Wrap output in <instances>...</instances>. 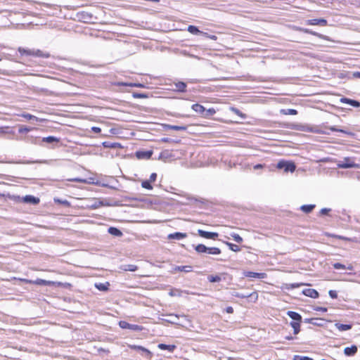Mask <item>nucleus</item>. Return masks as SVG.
Listing matches in <instances>:
<instances>
[{
	"label": "nucleus",
	"mask_w": 360,
	"mask_h": 360,
	"mask_svg": "<svg viewBox=\"0 0 360 360\" xmlns=\"http://www.w3.org/2000/svg\"><path fill=\"white\" fill-rule=\"evenodd\" d=\"M18 52L21 55H27V56H32L35 57H41V58H47L49 57V53H44L39 49H24L22 47H19L18 49Z\"/></svg>",
	"instance_id": "nucleus-1"
},
{
	"label": "nucleus",
	"mask_w": 360,
	"mask_h": 360,
	"mask_svg": "<svg viewBox=\"0 0 360 360\" xmlns=\"http://www.w3.org/2000/svg\"><path fill=\"white\" fill-rule=\"evenodd\" d=\"M338 167L339 168L347 169L358 168L359 165L356 164L350 158H345L342 160H340L338 162Z\"/></svg>",
	"instance_id": "nucleus-2"
},
{
	"label": "nucleus",
	"mask_w": 360,
	"mask_h": 360,
	"mask_svg": "<svg viewBox=\"0 0 360 360\" xmlns=\"http://www.w3.org/2000/svg\"><path fill=\"white\" fill-rule=\"evenodd\" d=\"M278 169H283L285 172H293L295 169V165L293 162L281 160L277 164Z\"/></svg>",
	"instance_id": "nucleus-3"
},
{
	"label": "nucleus",
	"mask_w": 360,
	"mask_h": 360,
	"mask_svg": "<svg viewBox=\"0 0 360 360\" xmlns=\"http://www.w3.org/2000/svg\"><path fill=\"white\" fill-rule=\"evenodd\" d=\"M198 233L199 234L200 236L202 237V238H207V239H213V240H215L219 234L217 233H215V232H208V231H203V230H201V229H199L198 231Z\"/></svg>",
	"instance_id": "nucleus-4"
},
{
	"label": "nucleus",
	"mask_w": 360,
	"mask_h": 360,
	"mask_svg": "<svg viewBox=\"0 0 360 360\" xmlns=\"http://www.w3.org/2000/svg\"><path fill=\"white\" fill-rule=\"evenodd\" d=\"M305 23L307 25H310L326 26L327 20L323 18L310 19V20H307Z\"/></svg>",
	"instance_id": "nucleus-5"
},
{
	"label": "nucleus",
	"mask_w": 360,
	"mask_h": 360,
	"mask_svg": "<svg viewBox=\"0 0 360 360\" xmlns=\"http://www.w3.org/2000/svg\"><path fill=\"white\" fill-rule=\"evenodd\" d=\"M119 326L124 329H130L133 330H141V327L138 325L130 324L126 321H121L119 323Z\"/></svg>",
	"instance_id": "nucleus-6"
},
{
	"label": "nucleus",
	"mask_w": 360,
	"mask_h": 360,
	"mask_svg": "<svg viewBox=\"0 0 360 360\" xmlns=\"http://www.w3.org/2000/svg\"><path fill=\"white\" fill-rule=\"evenodd\" d=\"M243 275L245 277L259 278V279H263L266 277V274L265 273H256V272H252V271H244Z\"/></svg>",
	"instance_id": "nucleus-7"
},
{
	"label": "nucleus",
	"mask_w": 360,
	"mask_h": 360,
	"mask_svg": "<svg viewBox=\"0 0 360 360\" xmlns=\"http://www.w3.org/2000/svg\"><path fill=\"white\" fill-rule=\"evenodd\" d=\"M233 295L236 297H240V298L250 297V299L253 300L254 302L257 301L258 299V294L257 292H253L250 294H242V293H239V292H236L233 294Z\"/></svg>",
	"instance_id": "nucleus-8"
},
{
	"label": "nucleus",
	"mask_w": 360,
	"mask_h": 360,
	"mask_svg": "<svg viewBox=\"0 0 360 360\" xmlns=\"http://www.w3.org/2000/svg\"><path fill=\"white\" fill-rule=\"evenodd\" d=\"M302 292L304 295L311 298H317L319 297V292L312 288L304 289Z\"/></svg>",
	"instance_id": "nucleus-9"
},
{
	"label": "nucleus",
	"mask_w": 360,
	"mask_h": 360,
	"mask_svg": "<svg viewBox=\"0 0 360 360\" xmlns=\"http://www.w3.org/2000/svg\"><path fill=\"white\" fill-rule=\"evenodd\" d=\"M186 236L187 235L185 233L176 232L174 233L169 234L167 238L169 240H181L182 238H186Z\"/></svg>",
	"instance_id": "nucleus-10"
},
{
	"label": "nucleus",
	"mask_w": 360,
	"mask_h": 360,
	"mask_svg": "<svg viewBox=\"0 0 360 360\" xmlns=\"http://www.w3.org/2000/svg\"><path fill=\"white\" fill-rule=\"evenodd\" d=\"M23 201L27 203L37 205L39 202V199L32 195H25L23 198Z\"/></svg>",
	"instance_id": "nucleus-11"
},
{
	"label": "nucleus",
	"mask_w": 360,
	"mask_h": 360,
	"mask_svg": "<svg viewBox=\"0 0 360 360\" xmlns=\"http://www.w3.org/2000/svg\"><path fill=\"white\" fill-rule=\"evenodd\" d=\"M357 352V347L352 345V347H347L344 349V354L346 356H353Z\"/></svg>",
	"instance_id": "nucleus-12"
},
{
	"label": "nucleus",
	"mask_w": 360,
	"mask_h": 360,
	"mask_svg": "<svg viewBox=\"0 0 360 360\" xmlns=\"http://www.w3.org/2000/svg\"><path fill=\"white\" fill-rule=\"evenodd\" d=\"M169 319L167 321L171 323H175L177 324V320L179 319L180 316L176 314H169ZM181 317L185 319L186 320H188L187 316L186 315H181Z\"/></svg>",
	"instance_id": "nucleus-13"
},
{
	"label": "nucleus",
	"mask_w": 360,
	"mask_h": 360,
	"mask_svg": "<svg viewBox=\"0 0 360 360\" xmlns=\"http://www.w3.org/2000/svg\"><path fill=\"white\" fill-rule=\"evenodd\" d=\"M78 18L80 20L87 22L91 20L92 15L86 12H82L78 14Z\"/></svg>",
	"instance_id": "nucleus-14"
},
{
	"label": "nucleus",
	"mask_w": 360,
	"mask_h": 360,
	"mask_svg": "<svg viewBox=\"0 0 360 360\" xmlns=\"http://www.w3.org/2000/svg\"><path fill=\"white\" fill-rule=\"evenodd\" d=\"M287 315L292 320L296 321L295 322H300L302 321L301 315L295 311H288Z\"/></svg>",
	"instance_id": "nucleus-15"
},
{
	"label": "nucleus",
	"mask_w": 360,
	"mask_h": 360,
	"mask_svg": "<svg viewBox=\"0 0 360 360\" xmlns=\"http://www.w3.org/2000/svg\"><path fill=\"white\" fill-rule=\"evenodd\" d=\"M152 154V151H138L136 152V157L139 159H149L151 157Z\"/></svg>",
	"instance_id": "nucleus-16"
},
{
	"label": "nucleus",
	"mask_w": 360,
	"mask_h": 360,
	"mask_svg": "<svg viewBox=\"0 0 360 360\" xmlns=\"http://www.w3.org/2000/svg\"><path fill=\"white\" fill-rule=\"evenodd\" d=\"M335 327L340 331H345L352 328L351 324H342L340 323H335Z\"/></svg>",
	"instance_id": "nucleus-17"
},
{
	"label": "nucleus",
	"mask_w": 360,
	"mask_h": 360,
	"mask_svg": "<svg viewBox=\"0 0 360 360\" xmlns=\"http://www.w3.org/2000/svg\"><path fill=\"white\" fill-rule=\"evenodd\" d=\"M191 108L193 110L200 115H202L205 112V108L202 105L198 103L193 104L191 106Z\"/></svg>",
	"instance_id": "nucleus-18"
},
{
	"label": "nucleus",
	"mask_w": 360,
	"mask_h": 360,
	"mask_svg": "<svg viewBox=\"0 0 360 360\" xmlns=\"http://www.w3.org/2000/svg\"><path fill=\"white\" fill-rule=\"evenodd\" d=\"M191 271H192V266H176L174 268L173 272H176V271L191 272Z\"/></svg>",
	"instance_id": "nucleus-19"
},
{
	"label": "nucleus",
	"mask_w": 360,
	"mask_h": 360,
	"mask_svg": "<svg viewBox=\"0 0 360 360\" xmlns=\"http://www.w3.org/2000/svg\"><path fill=\"white\" fill-rule=\"evenodd\" d=\"M165 128L167 129H172L176 131H185L187 129L186 126H177L171 124H165Z\"/></svg>",
	"instance_id": "nucleus-20"
},
{
	"label": "nucleus",
	"mask_w": 360,
	"mask_h": 360,
	"mask_svg": "<svg viewBox=\"0 0 360 360\" xmlns=\"http://www.w3.org/2000/svg\"><path fill=\"white\" fill-rule=\"evenodd\" d=\"M176 90L180 92L186 91V84L184 82H178L174 83Z\"/></svg>",
	"instance_id": "nucleus-21"
},
{
	"label": "nucleus",
	"mask_w": 360,
	"mask_h": 360,
	"mask_svg": "<svg viewBox=\"0 0 360 360\" xmlns=\"http://www.w3.org/2000/svg\"><path fill=\"white\" fill-rule=\"evenodd\" d=\"M110 285L108 282L105 283H95V287L101 291H106L108 289V286Z\"/></svg>",
	"instance_id": "nucleus-22"
},
{
	"label": "nucleus",
	"mask_w": 360,
	"mask_h": 360,
	"mask_svg": "<svg viewBox=\"0 0 360 360\" xmlns=\"http://www.w3.org/2000/svg\"><path fill=\"white\" fill-rule=\"evenodd\" d=\"M108 233L112 236L117 237L122 236V231L115 227H110L108 229Z\"/></svg>",
	"instance_id": "nucleus-23"
},
{
	"label": "nucleus",
	"mask_w": 360,
	"mask_h": 360,
	"mask_svg": "<svg viewBox=\"0 0 360 360\" xmlns=\"http://www.w3.org/2000/svg\"><path fill=\"white\" fill-rule=\"evenodd\" d=\"M187 30L193 34H202L203 32L198 30V28L194 25H189Z\"/></svg>",
	"instance_id": "nucleus-24"
},
{
	"label": "nucleus",
	"mask_w": 360,
	"mask_h": 360,
	"mask_svg": "<svg viewBox=\"0 0 360 360\" xmlns=\"http://www.w3.org/2000/svg\"><path fill=\"white\" fill-rule=\"evenodd\" d=\"M302 31L304 33H307V34H312L314 36H316L318 37L320 39H326V37L321 34H319L318 32H314L311 30H309V29H302Z\"/></svg>",
	"instance_id": "nucleus-25"
},
{
	"label": "nucleus",
	"mask_w": 360,
	"mask_h": 360,
	"mask_svg": "<svg viewBox=\"0 0 360 360\" xmlns=\"http://www.w3.org/2000/svg\"><path fill=\"white\" fill-rule=\"evenodd\" d=\"M314 207L315 205H304L301 206L300 210L304 213H310Z\"/></svg>",
	"instance_id": "nucleus-26"
},
{
	"label": "nucleus",
	"mask_w": 360,
	"mask_h": 360,
	"mask_svg": "<svg viewBox=\"0 0 360 360\" xmlns=\"http://www.w3.org/2000/svg\"><path fill=\"white\" fill-rule=\"evenodd\" d=\"M195 250L198 253L207 252L208 248L203 244H199L195 247Z\"/></svg>",
	"instance_id": "nucleus-27"
},
{
	"label": "nucleus",
	"mask_w": 360,
	"mask_h": 360,
	"mask_svg": "<svg viewBox=\"0 0 360 360\" xmlns=\"http://www.w3.org/2000/svg\"><path fill=\"white\" fill-rule=\"evenodd\" d=\"M300 322H295V321H292L290 323V326L293 328V332H294L295 335L298 334L300 331Z\"/></svg>",
	"instance_id": "nucleus-28"
},
{
	"label": "nucleus",
	"mask_w": 360,
	"mask_h": 360,
	"mask_svg": "<svg viewBox=\"0 0 360 360\" xmlns=\"http://www.w3.org/2000/svg\"><path fill=\"white\" fill-rule=\"evenodd\" d=\"M158 347L160 349H167L169 352H173L176 348L175 345H165V344H159Z\"/></svg>",
	"instance_id": "nucleus-29"
},
{
	"label": "nucleus",
	"mask_w": 360,
	"mask_h": 360,
	"mask_svg": "<svg viewBox=\"0 0 360 360\" xmlns=\"http://www.w3.org/2000/svg\"><path fill=\"white\" fill-rule=\"evenodd\" d=\"M103 145L105 148H116L119 146H120V143H110L109 141H105L103 143Z\"/></svg>",
	"instance_id": "nucleus-30"
},
{
	"label": "nucleus",
	"mask_w": 360,
	"mask_h": 360,
	"mask_svg": "<svg viewBox=\"0 0 360 360\" xmlns=\"http://www.w3.org/2000/svg\"><path fill=\"white\" fill-rule=\"evenodd\" d=\"M124 271H135L137 269V266L134 264H125L122 268Z\"/></svg>",
	"instance_id": "nucleus-31"
},
{
	"label": "nucleus",
	"mask_w": 360,
	"mask_h": 360,
	"mask_svg": "<svg viewBox=\"0 0 360 360\" xmlns=\"http://www.w3.org/2000/svg\"><path fill=\"white\" fill-rule=\"evenodd\" d=\"M207 253L210 255H219L221 254V250L218 248H208V250L207 251Z\"/></svg>",
	"instance_id": "nucleus-32"
},
{
	"label": "nucleus",
	"mask_w": 360,
	"mask_h": 360,
	"mask_svg": "<svg viewBox=\"0 0 360 360\" xmlns=\"http://www.w3.org/2000/svg\"><path fill=\"white\" fill-rule=\"evenodd\" d=\"M43 141L49 143H53V142H59V139H58L55 136H50L43 138Z\"/></svg>",
	"instance_id": "nucleus-33"
},
{
	"label": "nucleus",
	"mask_w": 360,
	"mask_h": 360,
	"mask_svg": "<svg viewBox=\"0 0 360 360\" xmlns=\"http://www.w3.org/2000/svg\"><path fill=\"white\" fill-rule=\"evenodd\" d=\"M21 116L27 120H29L39 121V118L37 117L30 115L29 113H22V114H21Z\"/></svg>",
	"instance_id": "nucleus-34"
},
{
	"label": "nucleus",
	"mask_w": 360,
	"mask_h": 360,
	"mask_svg": "<svg viewBox=\"0 0 360 360\" xmlns=\"http://www.w3.org/2000/svg\"><path fill=\"white\" fill-rule=\"evenodd\" d=\"M208 280L211 283H217V282L221 281V278L220 276H218V275H216V276L211 275V276H208Z\"/></svg>",
	"instance_id": "nucleus-35"
},
{
	"label": "nucleus",
	"mask_w": 360,
	"mask_h": 360,
	"mask_svg": "<svg viewBox=\"0 0 360 360\" xmlns=\"http://www.w3.org/2000/svg\"><path fill=\"white\" fill-rule=\"evenodd\" d=\"M129 347L133 349H136V350H141V351H143L144 352H146L147 354H150V352L149 350H148L147 349H146L145 347H142V346H139V345H129Z\"/></svg>",
	"instance_id": "nucleus-36"
},
{
	"label": "nucleus",
	"mask_w": 360,
	"mask_h": 360,
	"mask_svg": "<svg viewBox=\"0 0 360 360\" xmlns=\"http://www.w3.org/2000/svg\"><path fill=\"white\" fill-rule=\"evenodd\" d=\"M281 112L284 115H295L297 114V111L295 109L282 110Z\"/></svg>",
	"instance_id": "nucleus-37"
},
{
	"label": "nucleus",
	"mask_w": 360,
	"mask_h": 360,
	"mask_svg": "<svg viewBox=\"0 0 360 360\" xmlns=\"http://www.w3.org/2000/svg\"><path fill=\"white\" fill-rule=\"evenodd\" d=\"M31 130H32V128H30V127H27L25 126H20L18 132L20 134H23V133H27V132L30 131Z\"/></svg>",
	"instance_id": "nucleus-38"
},
{
	"label": "nucleus",
	"mask_w": 360,
	"mask_h": 360,
	"mask_svg": "<svg viewBox=\"0 0 360 360\" xmlns=\"http://www.w3.org/2000/svg\"><path fill=\"white\" fill-rule=\"evenodd\" d=\"M231 236L233 239L238 243H240L243 242V238L237 233H232Z\"/></svg>",
	"instance_id": "nucleus-39"
},
{
	"label": "nucleus",
	"mask_w": 360,
	"mask_h": 360,
	"mask_svg": "<svg viewBox=\"0 0 360 360\" xmlns=\"http://www.w3.org/2000/svg\"><path fill=\"white\" fill-rule=\"evenodd\" d=\"M141 186L144 188L149 189V190L153 188V187L150 184V182L149 181H143L141 183Z\"/></svg>",
	"instance_id": "nucleus-40"
},
{
	"label": "nucleus",
	"mask_w": 360,
	"mask_h": 360,
	"mask_svg": "<svg viewBox=\"0 0 360 360\" xmlns=\"http://www.w3.org/2000/svg\"><path fill=\"white\" fill-rule=\"evenodd\" d=\"M293 360H313V359L308 356L295 355L293 357Z\"/></svg>",
	"instance_id": "nucleus-41"
},
{
	"label": "nucleus",
	"mask_w": 360,
	"mask_h": 360,
	"mask_svg": "<svg viewBox=\"0 0 360 360\" xmlns=\"http://www.w3.org/2000/svg\"><path fill=\"white\" fill-rule=\"evenodd\" d=\"M228 246L229 247L230 250H231L233 252H238L240 251V248L235 244L233 243H227Z\"/></svg>",
	"instance_id": "nucleus-42"
},
{
	"label": "nucleus",
	"mask_w": 360,
	"mask_h": 360,
	"mask_svg": "<svg viewBox=\"0 0 360 360\" xmlns=\"http://www.w3.org/2000/svg\"><path fill=\"white\" fill-rule=\"evenodd\" d=\"M304 283H291V284H288V287H287V289H293V288H298L301 285H303Z\"/></svg>",
	"instance_id": "nucleus-43"
},
{
	"label": "nucleus",
	"mask_w": 360,
	"mask_h": 360,
	"mask_svg": "<svg viewBox=\"0 0 360 360\" xmlns=\"http://www.w3.org/2000/svg\"><path fill=\"white\" fill-rule=\"evenodd\" d=\"M333 266L335 269H346L345 266L344 264H340V263H334L333 264Z\"/></svg>",
	"instance_id": "nucleus-44"
},
{
	"label": "nucleus",
	"mask_w": 360,
	"mask_h": 360,
	"mask_svg": "<svg viewBox=\"0 0 360 360\" xmlns=\"http://www.w3.org/2000/svg\"><path fill=\"white\" fill-rule=\"evenodd\" d=\"M329 129L331 131H340V132L345 133V134H352V133L347 132V131H345L343 129H338L335 127H330Z\"/></svg>",
	"instance_id": "nucleus-45"
},
{
	"label": "nucleus",
	"mask_w": 360,
	"mask_h": 360,
	"mask_svg": "<svg viewBox=\"0 0 360 360\" xmlns=\"http://www.w3.org/2000/svg\"><path fill=\"white\" fill-rule=\"evenodd\" d=\"M354 100H352V99H349V98H340V102L342 103H347V104H349V105H352V103L353 102Z\"/></svg>",
	"instance_id": "nucleus-46"
},
{
	"label": "nucleus",
	"mask_w": 360,
	"mask_h": 360,
	"mask_svg": "<svg viewBox=\"0 0 360 360\" xmlns=\"http://www.w3.org/2000/svg\"><path fill=\"white\" fill-rule=\"evenodd\" d=\"M169 295L171 296H180L181 295V292L179 290H171L169 292Z\"/></svg>",
	"instance_id": "nucleus-47"
},
{
	"label": "nucleus",
	"mask_w": 360,
	"mask_h": 360,
	"mask_svg": "<svg viewBox=\"0 0 360 360\" xmlns=\"http://www.w3.org/2000/svg\"><path fill=\"white\" fill-rule=\"evenodd\" d=\"M102 205V202L101 201H95L94 203L91 205L92 208L96 209L100 207Z\"/></svg>",
	"instance_id": "nucleus-48"
},
{
	"label": "nucleus",
	"mask_w": 360,
	"mask_h": 360,
	"mask_svg": "<svg viewBox=\"0 0 360 360\" xmlns=\"http://www.w3.org/2000/svg\"><path fill=\"white\" fill-rule=\"evenodd\" d=\"M202 35L206 37H207V38H210V39H211L212 40H217V36H215V35H210V34H207V32H203Z\"/></svg>",
	"instance_id": "nucleus-49"
},
{
	"label": "nucleus",
	"mask_w": 360,
	"mask_h": 360,
	"mask_svg": "<svg viewBox=\"0 0 360 360\" xmlns=\"http://www.w3.org/2000/svg\"><path fill=\"white\" fill-rule=\"evenodd\" d=\"M328 293H329L330 297L331 298H333V299H334V298H336V297H337V296H338L337 292H336V291H335V290H330V291H329V292H328Z\"/></svg>",
	"instance_id": "nucleus-50"
},
{
	"label": "nucleus",
	"mask_w": 360,
	"mask_h": 360,
	"mask_svg": "<svg viewBox=\"0 0 360 360\" xmlns=\"http://www.w3.org/2000/svg\"><path fill=\"white\" fill-rule=\"evenodd\" d=\"M156 178H157V174L155 173H152L150 176V179L148 181L150 182H153L156 180Z\"/></svg>",
	"instance_id": "nucleus-51"
},
{
	"label": "nucleus",
	"mask_w": 360,
	"mask_h": 360,
	"mask_svg": "<svg viewBox=\"0 0 360 360\" xmlns=\"http://www.w3.org/2000/svg\"><path fill=\"white\" fill-rule=\"evenodd\" d=\"M55 202H59L60 204L63 205H68V202L66 200H62L59 199H54Z\"/></svg>",
	"instance_id": "nucleus-52"
},
{
	"label": "nucleus",
	"mask_w": 360,
	"mask_h": 360,
	"mask_svg": "<svg viewBox=\"0 0 360 360\" xmlns=\"http://www.w3.org/2000/svg\"><path fill=\"white\" fill-rule=\"evenodd\" d=\"M314 310L316 311H323V312H326L327 311V308L326 307H316L314 308Z\"/></svg>",
	"instance_id": "nucleus-53"
},
{
	"label": "nucleus",
	"mask_w": 360,
	"mask_h": 360,
	"mask_svg": "<svg viewBox=\"0 0 360 360\" xmlns=\"http://www.w3.org/2000/svg\"><path fill=\"white\" fill-rule=\"evenodd\" d=\"M330 211V209L328 208H323L321 210V214H327Z\"/></svg>",
	"instance_id": "nucleus-54"
},
{
	"label": "nucleus",
	"mask_w": 360,
	"mask_h": 360,
	"mask_svg": "<svg viewBox=\"0 0 360 360\" xmlns=\"http://www.w3.org/2000/svg\"><path fill=\"white\" fill-rule=\"evenodd\" d=\"M91 130L92 131H94V133H100L101 129V128L98 127H93L91 128Z\"/></svg>",
	"instance_id": "nucleus-55"
},
{
	"label": "nucleus",
	"mask_w": 360,
	"mask_h": 360,
	"mask_svg": "<svg viewBox=\"0 0 360 360\" xmlns=\"http://www.w3.org/2000/svg\"><path fill=\"white\" fill-rule=\"evenodd\" d=\"M8 129V127H0V134H5V133H8L7 131V129Z\"/></svg>",
	"instance_id": "nucleus-56"
},
{
	"label": "nucleus",
	"mask_w": 360,
	"mask_h": 360,
	"mask_svg": "<svg viewBox=\"0 0 360 360\" xmlns=\"http://www.w3.org/2000/svg\"><path fill=\"white\" fill-rule=\"evenodd\" d=\"M351 105L356 107V108H359V107H360V103L357 101L354 100L353 102L352 103Z\"/></svg>",
	"instance_id": "nucleus-57"
},
{
	"label": "nucleus",
	"mask_w": 360,
	"mask_h": 360,
	"mask_svg": "<svg viewBox=\"0 0 360 360\" xmlns=\"http://www.w3.org/2000/svg\"><path fill=\"white\" fill-rule=\"evenodd\" d=\"M36 283L37 284H44V285H46L48 283V281H45V280H42V279H39L36 281Z\"/></svg>",
	"instance_id": "nucleus-58"
},
{
	"label": "nucleus",
	"mask_w": 360,
	"mask_h": 360,
	"mask_svg": "<svg viewBox=\"0 0 360 360\" xmlns=\"http://www.w3.org/2000/svg\"><path fill=\"white\" fill-rule=\"evenodd\" d=\"M226 311L229 314H232L233 312V309L232 307H228L226 309Z\"/></svg>",
	"instance_id": "nucleus-59"
},
{
	"label": "nucleus",
	"mask_w": 360,
	"mask_h": 360,
	"mask_svg": "<svg viewBox=\"0 0 360 360\" xmlns=\"http://www.w3.org/2000/svg\"><path fill=\"white\" fill-rule=\"evenodd\" d=\"M124 85L128 86V84H124ZM129 86H137V87H143V85L141 84H129Z\"/></svg>",
	"instance_id": "nucleus-60"
},
{
	"label": "nucleus",
	"mask_w": 360,
	"mask_h": 360,
	"mask_svg": "<svg viewBox=\"0 0 360 360\" xmlns=\"http://www.w3.org/2000/svg\"><path fill=\"white\" fill-rule=\"evenodd\" d=\"M353 77H356V78H360V72H353Z\"/></svg>",
	"instance_id": "nucleus-61"
},
{
	"label": "nucleus",
	"mask_w": 360,
	"mask_h": 360,
	"mask_svg": "<svg viewBox=\"0 0 360 360\" xmlns=\"http://www.w3.org/2000/svg\"><path fill=\"white\" fill-rule=\"evenodd\" d=\"M207 112L210 114V115H213L215 113V110L213 109V108H210L209 110H207Z\"/></svg>",
	"instance_id": "nucleus-62"
},
{
	"label": "nucleus",
	"mask_w": 360,
	"mask_h": 360,
	"mask_svg": "<svg viewBox=\"0 0 360 360\" xmlns=\"http://www.w3.org/2000/svg\"><path fill=\"white\" fill-rule=\"evenodd\" d=\"M337 238H340V239H342V240H350L349 238H346V237H344V236H336Z\"/></svg>",
	"instance_id": "nucleus-63"
},
{
	"label": "nucleus",
	"mask_w": 360,
	"mask_h": 360,
	"mask_svg": "<svg viewBox=\"0 0 360 360\" xmlns=\"http://www.w3.org/2000/svg\"><path fill=\"white\" fill-rule=\"evenodd\" d=\"M263 166L262 165H256L255 166H254V169H260L262 168Z\"/></svg>",
	"instance_id": "nucleus-64"
}]
</instances>
